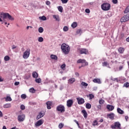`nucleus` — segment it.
<instances>
[{
    "label": "nucleus",
    "mask_w": 129,
    "mask_h": 129,
    "mask_svg": "<svg viewBox=\"0 0 129 129\" xmlns=\"http://www.w3.org/2000/svg\"><path fill=\"white\" fill-rule=\"evenodd\" d=\"M77 100L78 101V104H83V103L85 102V101L84 100V99H83V98H77Z\"/></svg>",
    "instance_id": "9"
},
{
    "label": "nucleus",
    "mask_w": 129,
    "mask_h": 129,
    "mask_svg": "<svg viewBox=\"0 0 129 129\" xmlns=\"http://www.w3.org/2000/svg\"><path fill=\"white\" fill-rule=\"evenodd\" d=\"M62 2V4H67L68 3L69 0H61Z\"/></svg>",
    "instance_id": "49"
},
{
    "label": "nucleus",
    "mask_w": 129,
    "mask_h": 129,
    "mask_svg": "<svg viewBox=\"0 0 129 129\" xmlns=\"http://www.w3.org/2000/svg\"><path fill=\"white\" fill-rule=\"evenodd\" d=\"M98 124V122H97V120H95L92 123V125L93 126H95V125H97Z\"/></svg>",
    "instance_id": "38"
},
{
    "label": "nucleus",
    "mask_w": 129,
    "mask_h": 129,
    "mask_svg": "<svg viewBox=\"0 0 129 129\" xmlns=\"http://www.w3.org/2000/svg\"><path fill=\"white\" fill-rule=\"evenodd\" d=\"M111 80H112V81H116V82H118V79L116 78H113L112 77H111Z\"/></svg>",
    "instance_id": "46"
},
{
    "label": "nucleus",
    "mask_w": 129,
    "mask_h": 129,
    "mask_svg": "<svg viewBox=\"0 0 129 129\" xmlns=\"http://www.w3.org/2000/svg\"><path fill=\"white\" fill-rule=\"evenodd\" d=\"M77 62V63H85V64H83L82 66V67H84V66H87L88 65V62H86V60L85 59H78Z\"/></svg>",
    "instance_id": "7"
},
{
    "label": "nucleus",
    "mask_w": 129,
    "mask_h": 129,
    "mask_svg": "<svg viewBox=\"0 0 129 129\" xmlns=\"http://www.w3.org/2000/svg\"><path fill=\"white\" fill-rule=\"evenodd\" d=\"M127 13H129V6L126 7L124 11V14H127Z\"/></svg>",
    "instance_id": "34"
},
{
    "label": "nucleus",
    "mask_w": 129,
    "mask_h": 129,
    "mask_svg": "<svg viewBox=\"0 0 129 129\" xmlns=\"http://www.w3.org/2000/svg\"><path fill=\"white\" fill-rule=\"evenodd\" d=\"M18 120L19 121H23V120H25V115L22 114V115H20L18 117Z\"/></svg>",
    "instance_id": "11"
},
{
    "label": "nucleus",
    "mask_w": 129,
    "mask_h": 129,
    "mask_svg": "<svg viewBox=\"0 0 129 129\" xmlns=\"http://www.w3.org/2000/svg\"><path fill=\"white\" fill-rule=\"evenodd\" d=\"M31 77V75H26L24 77V79H26L28 80V79H29V78Z\"/></svg>",
    "instance_id": "35"
},
{
    "label": "nucleus",
    "mask_w": 129,
    "mask_h": 129,
    "mask_svg": "<svg viewBox=\"0 0 129 129\" xmlns=\"http://www.w3.org/2000/svg\"><path fill=\"white\" fill-rule=\"evenodd\" d=\"M74 82H75V78H71L68 80L69 84H72Z\"/></svg>",
    "instance_id": "19"
},
{
    "label": "nucleus",
    "mask_w": 129,
    "mask_h": 129,
    "mask_svg": "<svg viewBox=\"0 0 129 129\" xmlns=\"http://www.w3.org/2000/svg\"><path fill=\"white\" fill-rule=\"evenodd\" d=\"M86 107L87 109H90L91 108V104L89 103H88L86 104Z\"/></svg>",
    "instance_id": "28"
},
{
    "label": "nucleus",
    "mask_w": 129,
    "mask_h": 129,
    "mask_svg": "<svg viewBox=\"0 0 129 129\" xmlns=\"http://www.w3.org/2000/svg\"><path fill=\"white\" fill-rule=\"evenodd\" d=\"M20 108L21 109H22V110H25V109L26 108L25 107V105H21L20 106Z\"/></svg>",
    "instance_id": "48"
},
{
    "label": "nucleus",
    "mask_w": 129,
    "mask_h": 129,
    "mask_svg": "<svg viewBox=\"0 0 129 129\" xmlns=\"http://www.w3.org/2000/svg\"><path fill=\"white\" fill-rule=\"evenodd\" d=\"M38 73L36 72H34L32 73V77H33V78H38Z\"/></svg>",
    "instance_id": "26"
},
{
    "label": "nucleus",
    "mask_w": 129,
    "mask_h": 129,
    "mask_svg": "<svg viewBox=\"0 0 129 129\" xmlns=\"http://www.w3.org/2000/svg\"><path fill=\"white\" fill-rule=\"evenodd\" d=\"M31 52V49H27L23 53V57L24 59H28L30 56V53Z\"/></svg>",
    "instance_id": "4"
},
{
    "label": "nucleus",
    "mask_w": 129,
    "mask_h": 129,
    "mask_svg": "<svg viewBox=\"0 0 129 129\" xmlns=\"http://www.w3.org/2000/svg\"><path fill=\"white\" fill-rule=\"evenodd\" d=\"M71 27H73V29H75V28L77 27V23L73 22L71 25Z\"/></svg>",
    "instance_id": "27"
},
{
    "label": "nucleus",
    "mask_w": 129,
    "mask_h": 129,
    "mask_svg": "<svg viewBox=\"0 0 129 129\" xmlns=\"http://www.w3.org/2000/svg\"><path fill=\"white\" fill-rule=\"evenodd\" d=\"M58 10L59 12H60V13H62L63 12V7H62V6H59L58 7Z\"/></svg>",
    "instance_id": "37"
},
{
    "label": "nucleus",
    "mask_w": 129,
    "mask_h": 129,
    "mask_svg": "<svg viewBox=\"0 0 129 129\" xmlns=\"http://www.w3.org/2000/svg\"><path fill=\"white\" fill-rule=\"evenodd\" d=\"M45 115V113H42V112H39V114L37 116L36 119H40V118L43 117Z\"/></svg>",
    "instance_id": "16"
},
{
    "label": "nucleus",
    "mask_w": 129,
    "mask_h": 129,
    "mask_svg": "<svg viewBox=\"0 0 129 129\" xmlns=\"http://www.w3.org/2000/svg\"><path fill=\"white\" fill-rule=\"evenodd\" d=\"M35 82H36V83H41L42 82V80L41 79V78L36 79Z\"/></svg>",
    "instance_id": "32"
},
{
    "label": "nucleus",
    "mask_w": 129,
    "mask_h": 129,
    "mask_svg": "<svg viewBox=\"0 0 129 129\" xmlns=\"http://www.w3.org/2000/svg\"><path fill=\"white\" fill-rule=\"evenodd\" d=\"M46 5H47V6H50L51 5V3L49 1H47L46 2Z\"/></svg>",
    "instance_id": "55"
},
{
    "label": "nucleus",
    "mask_w": 129,
    "mask_h": 129,
    "mask_svg": "<svg viewBox=\"0 0 129 129\" xmlns=\"http://www.w3.org/2000/svg\"><path fill=\"white\" fill-rule=\"evenodd\" d=\"M106 108L109 111H112L114 109V106L111 105H107Z\"/></svg>",
    "instance_id": "14"
},
{
    "label": "nucleus",
    "mask_w": 129,
    "mask_h": 129,
    "mask_svg": "<svg viewBox=\"0 0 129 129\" xmlns=\"http://www.w3.org/2000/svg\"><path fill=\"white\" fill-rule=\"evenodd\" d=\"M99 103L100 104H103V103H104V100L102 99H100L99 101Z\"/></svg>",
    "instance_id": "41"
},
{
    "label": "nucleus",
    "mask_w": 129,
    "mask_h": 129,
    "mask_svg": "<svg viewBox=\"0 0 129 129\" xmlns=\"http://www.w3.org/2000/svg\"><path fill=\"white\" fill-rule=\"evenodd\" d=\"M76 33H77V35H78L79 34H82V30L81 29H78L76 31Z\"/></svg>",
    "instance_id": "40"
},
{
    "label": "nucleus",
    "mask_w": 129,
    "mask_h": 129,
    "mask_svg": "<svg viewBox=\"0 0 129 129\" xmlns=\"http://www.w3.org/2000/svg\"><path fill=\"white\" fill-rule=\"evenodd\" d=\"M93 81L94 83H98V84H100V83H101V82L100 81V79H95L93 80Z\"/></svg>",
    "instance_id": "23"
},
{
    "label": "nucleus",
    "mask_w": 129,
    "mask_h": 129,
    "mask_svg": "<svg viewBox=\"0 0 129 129\" xmlns=\"http://www.w3.org/2000/svg\"><path fill=\"white\" fill-rule=\"evenodd\" d=\"M56 110L60 112H64L65 111V107H64V105L60 104L56 107Z\"/></svg>",
    "instance_id": "6"
},
{
    "label": "nucleus",
    "mask_w": 129,
    "mask_h": 129,
    "mask_svg": "<svg viewBox=\"0 0 129 129\" xmlns=\"http://www.w3.org/2000/svg\"><path fill=\"white\" fill-rule=\"evenodd\" d=\"M43 123H44V121L42 120V119L39 120L38 121H37L35 124V126H40V125H42V124H43Z\"/></svg>",
    "instance_id": "12"
},
{
    "label": "nucleus",
    "mask_w": 129,
    "mask_h": 129,
    "mask_svg": "<svg viewBox=\"0 0 129 129\" xmlns=\"http://www.w3.org/2000/svg\"><path fill=\"white\" fill-rule=\"evenodd\" d=\"M63 126H64V124L62 123H60L58 125V127L59 128L61 129L62 128H63Z\"/></svg>",
    "instance_id": "43"
},
{
    "label": "nucleus",
    "mask_w": 129,
    "mask_h": 129,
    "mask_svg": "<svg viewBox=\"0 0 129 129\" xmlns=\"http://www.w3.org/2000/svg\"><path fill=\"white\" fill-rule=\"evenodd\" d=\"M4 81V79L2 78V76H0V82H3Z\"/></svg>",
    "instance_id": "60"
},
{
    "label": "nucleus",
    "mask_w": 129,
    "mask_h": 129,
    "mask_svg": "<svg viewBox=\"0 0 129 129\" xmlns=\"http://www.w3.org/2000/svg\"><path fill=\"white\" fill-rule=\"evenodd\" d=\"M65 67H66V64H65V63L62 64L61 67L60 68L61 69H64V68H65Z\"/></svg>",
    "instance_id": "50"
},
{
    "label": "nucleus",
    "mask_w": 129,
    "mask_h": 129,
    "mask_svg": "<svg viewBox=\"0 0 129 129\" xmlns=\"http://www.w3.org/2000/svg\"><path fill=\"white\" fill-rule=\"evenodd\" d=\"M97 108L98 109V110L101 109V105H97Z\"/></svg>",
    "instance_id": "54"
},
{
    "label": "nucleus",
    "mask_w": 129,
    "mask_h": 129,
    "mask_svg": "<svg viewBox=\"0 0 129 129\" xmlns=\"http://www.w3.org/2000/svg\"><path fill=\"white\" fill-rule=\"evenodd\" d=\"M120 125L119 122H115L113 124L111 125V128L112 129H120Z\"/></svg>",
    "instance_id": "5"
},
{
    "label": "nucleus",
    "mask_w": 129,
    "mask_h": 129,
    "mask_svg": "<svg viewBox=\"0 0 129 129\" xmlns=\"http://www.w3.org/2000/svg\"><path fill=\"white\" fill-rule=\"evenodd\" d=\"M17 48V47L16 46V45H14L12 46V49L14 50V49H16Z\"/></svg>",
    "instance_id": "61"
},
{
    "label": "nucleus",
    "mask_w": 129,
    "mask_h": 129,
    "mask_svg": "<svg viewBox=\"0 0 129 129\" xmlns=\"http://www.w3.org/2000/svg\"><path fill=\"white\" fill-rule=\"evenodd\" d=\"M40 20H42V21H46L47 20V18L45 16H43L42 17H39Z\"/></svg>",
    "instance_id": "31"
},
{
    "label": "nucleus",
    "mask_w": 129,
    "mask_h": 129,
    "mask_svg": "<svg viewBox=\"0 0 129 129\" xmlns=\"http://www.w3.org/2000/svg\"><path fill=\"white\" fill-rule=\"evenodd\" d=\"M51 59H52V60H58V57L56 56V55L51 54L50 55Z\"/></svg>",
    "instance_id": "24"
},
{
    "label": "nucleus",
    "mask_w": 129,
    "mask_h": 129,
    "mask_svg": "<svg viewBox=\"0 0 129 129\" xmlns=\"http://www.w3.org/2000/svg\"><path fill=\"white\" fill-rule=\"evenodd\" d=\"M3 107L4 108H10L12 107V105L11 104V103H6L4 105Z\"/></svg>",
    "instance_id": "20"
},
{
    "label": "nucleus",
    "mask_w": 129,
    "mask_h": 129,
    "mask_svg": "<svg viewBox=\"0 0 129 129\" xmlns=\"http://www.w3.org/2000/svg\"><path fill=\"white\" fill-rule=\"evenodd\" d=\"M123 67H119V70H121L122 69Z\"/></svg>",
    "instance_id": "64"
},
{
    "label": "nucleus",
    "mask_w": 129,
    "mask_h": 129,
    "mask_svg": "<svg viewBox=\"0 0 129 129\" xmlns=\"http://www.w3.org/2000/svg\"><path fill=\"white\" fill-rule=\"evenodd\" d=\"M2 19H3L4 22H6V20H7V19H9L10 21H14V18H13L10 14L4 12L0 13V22H3V20Z\"/></svg>",
    "instance_id": "1"
},
{
    "label": "nucleus",
    "mask_w": 129,
    "mask_h": 129,
    "mask_svg": "<svg viewBox=\"0 0 129 129\" xmlns=\"http://www.w3.org/2000/svg\"><path fill=\"white\" fill-rule=\"evenodd\" d=\"M3 112H2V111H0V117H3Z\"/></svg>",
    "instance_id": "59"
},
{
    "label": "nucleus",
    "mask_w": 129,
    "mask_h": 129,
    "mask_svg": "<svg viewBox=\"0 0 129 129\" xmlns=\"http://www.w3.org/2000/svg\"><path fill=\"white\" fill-rule=\"evenodd\" d=\"M74 121H75V122H76V123H77L78 126L79 127H80V126L79 125V123L78 122V121L76 120H74Z\"/></svg>",
    "instance_id": "56"
},
{
    "label": "nucleus",
    "mask_w": 129,
    "mask_h": 129,
    "mask_svg": "<svg viewBox=\"0 0 129 129\" xmlns=\"http://www.w3.org/2000/svg\"><path fill=\"white\" fill-rule=\"evenodd\" d=\"M124 86L125 87H128V86H129V83L126 82V83H124Z\"/></svg>",
    "instance_id": "51"
},
{
    "label": "nucleus",
    "mask_w": 129,
    "mask_h": 129,
    "mask_svg": "<svg viewBox=\"0 0 129 129\" xmlns=\"http://www.w3.org/2000/svg\"><path fill=\"white\" fill-rule=\"evenodd\" d=\"M82 113L83 114L84 117L85 118H87V112H86V110H83L82 111Z\"/></svg>",
    "instance_id": "22"
},
{
    "label": "nucleus",
    "mask_w": 129,
    "mask_h": 129,
    "mask_svg": "<svg viewBox=\"0 0 129 129\" xmlns=\"http://www.w3.org/2000/svg\"><path fill=\"white\" fill-rule=\"evenodd\" d=\"M85 12L87 14H89L90 13V10L88 9L85 10Z\"/></svg>",
    "instance_id": "53"
},
{
    "label": "nucleus",
    "mask_w": 129,
    "mask_h": 129,
    "mask_svg": "<svg viewBox=\"0 0 129 129\" xmlns=\"http://www.w3.org/2000/svg\"><path fill=\"white\" fill-rule=\"evenodd\" d=\"M29 92H31V93H35V89L34 88H31L29 89Z\"/></svg>",
    "instance_id": "39"
},
{
    "label": "nucleus",
    "mask_w": 129,
    "mask_h": 129,
    "mask_svg": "<svg viewBox=\"0 0 129 129\" xmlns=\"http://www.w3.org/2000/svg\"><path fill=\"white\" fill-rule=\"evenodd\" d=\"M21 98H22V99H26L27 96L26 95V94H22L21 96Z\"/></svg>",
    "instance_id": "45"
},
{
    "label": "nucleus",
    "mask_w": 129,
    "mask_h": 129,
    "mask_svg": "<svg viewBox=\"0 0 129 129\" xmlns=\"http://www.w3.org/2000/svg\"><path fill=\"white\" fill-rule=\"evenodd\" d=\"M69 30V28H68V27L67 26H64L63 28V30L64 32H67Z\"/></svg>",
    "instance_id": "42"
},
{
    "label": "nucleus",
    "mask_w": 129,
    "mask_h": 129,
    "mask_svg": "<svg viewBox=\"0 0 129 129\" xmlns=\"http://www.w3.org/2000/svg\"><path fill=\"white\" fill-rule=\"evenodd\" d=\"M72 104H73V100L70 99L67 102V105L68 107H71L72 106Z\"/></svg>",
    "instance_id": "13"
},
{
    "label": "nucleus",
    "mask_w": 129,
    "mask_h": 129,
    "mask_svg": "<svg viewBox=\"0 0 129 129\" xmlns=\"http://www.w3.org/2000/svg\"><path fill=\"white\" fill-rule=\"evenodd\" d=\"M120 21L122 23L123 22H127V21H129V15L127 14L125 16H124L123 17L121 18Z\"/></svg>",
    "instance_id": "8"
},
{
    "label": "nucleus",
    "mask_w": 129,
    "mask_h": 129,
    "mask_svg": "<svg viewBox=\"0 0 129 129\" xmlns=\"http://www.w3.org/2000/svg\"><path fill=\"white\" fill-rule=\"evenodd\" d=\"M46 104L47 105V109H51V106H52L53 103L51 101H47Z\"/></svg>",
    "instance_id": "15"
},
{
    "label": "nucleus",
    "mask_w": 129,
    "mask_h": 129,
    "mask_svg": "<svg viewBox=\"0 0 129 129\" xmlns=\"http://www.w3.org/2000/svg\"><path fill=\"white\" fill-rule=\"evenodd\" d=\"M38 32L39 33H42L44 32V29L43 28V27H40L38 28Z\"/></svg>",
    "instance_id": "30"
},
{
    "label": "nucleus",
    "mask_w": 129,
    "mask_h": 129,
    "mask_svg": "<svg viewBox=\"0 0 129 129\" xmlns=\"http://www.w3.org/2000/svg\"><path fill=\"white\" fill-rule=\"evenodd\" d=\"M5 99H6V101L7 102L12 101V98H11V97L10 96H7L6 98H5Z\"/></svg>",
    "instance_id": "29"
},
{
    "label": "nucleus",
    "mask_w": 129,
    "mask_h": 129,
    "mask_svg": "<svg viewBox=\"0 0 129 129\" xmlns=\"http://www.w3.org/2000/svg\"><path fill=\"white\" fill-rule=\"evenodd\" d=\"M103 66H107L108 65V63H107V62L104 61L102 63Z\"/></svg>",
    "instance_id": "52"
},
{
    "label": "nucleus",
    "mask_w": 129,
    "mask_h": 129,
    "mask_svg": "<svg viewBox=\"0 0 129 129\" xmlns=\"http://www.w3.org/2000/svg\"><path fill=\"white\" fill-rule=\"evenodd\" d=\"M43 41H44V38H43V37H40L38 38V42H42Z\"/></svg>",
    "instance_id": "44"
},
{
    "label": "nucleus",
    "mask_w": 129,
    "mask_h": 129,
    "mask_svg": "<svg viewBox=\"0 0 129 129\" xmlns=\"http://www.w3.org/2000/svg\"><path fill=\"white\" fill-rule=\"evenodd\" d=\"M88 97H89V99L91 100L92 98H94V95L92 94H90L89 96H87Z\"/></svg>",
    "instance_id": "36"
},
{
    "label": "nucleus",
    "mask_w": 129,
    "mask_h": 129,
    "mask_svg": "<svg viewBox=\"0 0 129 129\" xmlns=\"http://www.w3.org/2000/svg\"><path fill=\"white\" fill-rule=\"evenodd\" d=\"M101 9L103 11H109L110 10V4L105 3L101 5Z\"/></svg>",
    "instance_id": "3"
},
{
    "label": "nucleus",
    "mask_w": 129,
    "mask_h": 129,
    "mask_svg": "<svg viewBox=\"0 0 129 129\" xmlns=\"http://www.w3.org/2000/svg\"><path fill=\"white\" fill-rule=\"evenodd\" d=\"M61 49L63 53L66 54H69V52L70 51V47L66 43H63L61 45Z\"/></svg>",
    "instance_id": "2"
},
{
    "label": "nucleus",
    "mask_w": 129,
    "mask_h": 129,
    "mask_svg": "<svg viewBox=\"0 0 129 129\" xmlns=\"http://www.w3.org/2000/svg\"><path fill=\"white\" fill-rule=\"evenodd\" d=\"M113 4H117V0H112Z\"/></svg>",
    "instance_id": "58"
},
{
    "label": "nucleus",
    "mask_w": 129,
    "mask_h": 129,
    "mask_svg": "<svg viewBox=\"0 0 129 129\" xmlns=\"http://www.w3.org/2000/svg\"><path fill=\"white\" fill-rule=\"evenodd\" d=\"M125 119L126 120V121H127V120L128 119V116H125Z\"/></svg>",
    "instance_id": "62"
},
{
    "label": "nucleus",
    "mask_w": 129,
    "mask_h": 129,
    "mask_svg": "<svg viewBox=\"0 0 129 129\" xmlns=\"http://www.w3.org/2000/svg\"><path fill=\"white\" fill-rule=\"evenodd\" d=\"M81 84H82V85H83V86H88V84H87L84 82H82Z\"/></svg>",
    "instance_id": "47"
},
{
    "label": "nucleus",
    "mask_w": 129,
    "mask_h": 129,
    "mask_svg": "<svg viewBox=\"0 0 129 129\" xmlns=\"http://www.w3.org/2000/svg\"><path fill=\"white\" fill-rule=\"evenodd\" d=\"M117 111L118 113H119L120 114H123L124 113L123 110H121L120 108H117Z\"/></svg>",
    "instance_id": "25"
},
{
    "label": "nucleus",
    "mask_w": 129,
    "mask_h": 129,
    "mask_svg": "<svg viewBox=\"0 0 129 129\" xmlns=\"http://www.w3.org/2000/svg\"><path fill=\"white\" fill-rule=\"evenodd\" d=\"M19 84H20V82H16L14 84V85H15L16 86L19 85Z\"/></svg>",
    "instance_id": "57"
},
{
    "label": "nucleus",
    "mask_w": 129,
    "mask_h": 129,
    "mask_svg": "<svg viewBox=\"0 0 129 129\" xmlns=\"http://www.w3.org/2000/svg\"><path fill=\"white\" fill-rule=\"evenodd\" d=\"M80 54H85V55H87L88 54V50L85 48H82L80 50Z\"/></svg>",
    "instance_id": "10"
},
{
    "label": "nucleus",
    "mask_w": 129,
    "mask_h": 129,
    "mask_svg": "<svg viewBox=\"0 0 129 129\" xmlns=\"http://www.w3.org/2000/svg\"><path fill=\"white\" fill-rule=\"evenodd\" d=\"M10 59H11V58L8 55L5 56L4 57L5 61H9Z\"/></svg>",
    "instance_id": "33"
},
{
    "label": "nucleus",
    "mask_w": 129,
    "mask_h": 129,
    "mask_svg": "<svg viewBox=\"0 0 129 129\" xmlns=\"http://www.w3.org/2000/svg\"><path fill=\"white\" fill-rule=\"evenodd\" d=\"M107 116L109 117V118H110V119H114V114L113 113L108 114Z\"/></svg>",
    "instance_id": "18"
},
{
    "label": "nucleus",
    "mask_w": 129,
    "mask_h": 129,
    "mask_svg": "<svg viewBox=\"0 0 129 129\" xmlns=\"http://www.w3.org/2000/svg\"><path fill=\"white\" fill-rule=\"evenodd\" d=\"M52 17H53V19H54V20H55V21H56L57 22H60V18L59 17V15H52Z\"/></svg>",
    "instance_id": "17"
},
{
    "label": "nucleus",
    "mask_w": 129,
    "mask_h": 129,
    "mask_svg": "<svg viewBox=\"0 0 129 129\" xmlns=\"http://www.w3.org/2000/svg\"><path fill=\"white\" fill-rule=\"evenodd\" d=\"M118 51L120 54H123V52H124V48L123 47H119L118 49Z\"/></svg>",
    "instance_id": "21"
},
{
    "label": "nucleus",
    "mask_w": 129,
    "mask_h": 129,
    "mask_svg": "<svg viewBox=\"0 0 129 129\" xmlns=\"http://www.w3.org/2000/svg\"><path fill=\"white\" fill-rule=\"evenodd\" d=\"M75 76H79V73H75Z\"/></svg>",
    "instance_id": "63"
}]
</instances>
